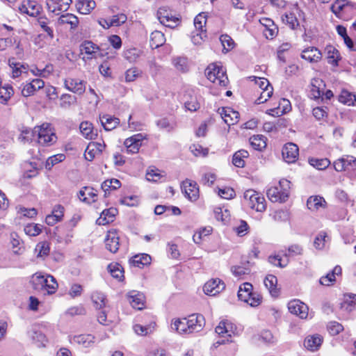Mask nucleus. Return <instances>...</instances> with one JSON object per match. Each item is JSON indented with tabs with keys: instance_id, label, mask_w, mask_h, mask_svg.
<instances>
[{
	"instance_id": "obj_4",
	"label": "nucleus",
	"mask_w": 356,
	"mask_h": 356,
	"mask_svg": "<svg viewBox=\"0 0 356 356\" xmlns=\"http://www.w3.org/2000/svg\"><path fill=\"white\" fill-rule=\"evenodd\" d=\"M207 79L213 83L226 86L228 79L222 67L215 63L210 64L205 70Z\"/></svg>"
},
{
	"instance_id": "obj_48",
	"label": "nucleus",
	"mask_w": 356,
	"mask_h": 356,
	"mask_svg": "<svg viewBox=\"0 0 356 356\" xmlns=\"http://www.w3.org/2000/svg\"><path fill=\"white\" fill-rule=\"evenodd\" d=\"M173 64L176 69L182 72L188 70L187 58L185 57H177L173 59Z\"/></svg>"
},
{
	"instance_id": "obj_6",
	"label": "nucleus",
	"mask_w": 356,
	"mask_h": 356,
	"mask_svg": "<svg viewBox=\"0 0 356 356\" xmlns=\"http://www.w3.org/2000/svg\"><path fill=\"white\" fill-rule=\"evenodd\" d=\"M80 52L83 55V60H91L102 56L99 52V47L89 40H85L80 45Z\"/></svg>"
},
{
	"instance_id": "obj_28",
	"label": "nucleus",
	"mask_w": 356,
	"mask_h": 356,
	"mask_svg": "<svg viewBox=\"0 0 356 356\" xmlns=\"http://www.w3.org/2000/svg\"><path fill=\"white\" fill-rule=\"evenodd\" d=\"M341 273V268L339 266H337L331 272L328 273L325 276H323L319 282L322 285L330 286L335 282V275H340Z\"/></svg>"
},
{
	"instance_id": "obj_58",
	"label": "nucleus",
	"mask_w": 356,
	"mask_h": 356,
	"mask_svg": "<svg viewBox=\"0 0 356 356\" xmlns=\"http://www.w3.org/2000/svg\"><path fill=\"white\" fill-rule=\"evenodd\" d=\"M159 22L166 27L172 29L178 24L179 19L170 14L168 17H165L163 20H159Z\"/></svg>"
},
{
	"instance_id": "obj_62",
	"label": "nucleus",
	"mask_w": 356,
	"mask_h": 356,
	"mask_svg": "<svg viewBox=\"0 0 356 356\" xmlns=\"http://www.w3.org/2000/svg\"><path fill=\"white\" fill-rule=\"evenodd\" d=\"M127 19V16L124 14H118L116 15H113L111 19H110L111 22L110 25L113 26H119L124 24Z\"/></svg>"
},
{
	"instance_id": "obj_15",
	"label": "nucleus",
	"mask_w": 356,
	"mask_h": 356,
	"mask_svg": "<svg viewBox=\"0 0 356 356\" xmlns=\"http://www.w3.org/2000/svg\"><path fill=\"white\" fill-rule=\"evenodd\" d=\"M19 8L21 13H26L31 17L38 16L41 10L40 6L36 1L30 0L24 2Z\"/></svg>"
},
{
	"instance_id": "obj_8",
	"label": "nucleus",
	"mask_w": 356,
	"mask_h": 356,
	"mask_svg": "<svg viewBox=\"0 0 356 356\" xmlns=\"http://www.w3.org/2000/svg\"><path fill=\"white\" fill-rule=\"evenodd\" d=\"M284 160L288 163L296 162L299 155L298 147L293 143L284 145L282 151Z\"/></svg>"
},
{
	"instance_id": "obj_42",
	"label": "nucleus",
	"mask_w": 356,
	"mask_h": 356,
	"mask_svg": "<svg viewBox=\"0 0 356 356\" xmlns=\"http://www.w3.org/2000/svg\"><path fill=\"white\" fill-rule=\"evenodd\" d=\"M35 252L37 254L38 257H45L50 252L49 244L47 241H42L38 243L35 248Z\"/></svg>"
},
{
	"instance_id": "obj_21",
	"label": "nucleus",
	"mask_w": 356,
	"mask_h": 356,
	"mask_svg": "<svg viewBox=\"0 0 356 356\" xmlns=\"http://www.w3.org/2000/svg\"><path fill=\"white\" fill-rule=\"evenodd\" d=\"M96 6V3L93 0H78L76 2L77 11L83 15L89 14Z\"/></svg>"
},
{
	"instance_id": "obj_39",
	"label": "nucleus",
	"mask_w": 356,
	"mask_h": 356,
	"mask_svg": "<svg viewBox=\"0 0 356 356\" xmlns=\"http://www.w3.org/2000/svg\"><path fill=\"white\" fill-rule=\"evenodd\" d=\"M339 101L344 104L351 106L354 105L356 101V97L352 92L346 90H343L339 96Z\"/></svg>"
},
{
	"instance_id": "obj_32",
	"label": "nucleus",
	"mask_w": 356,
	"mask_h": 356,
	"mask_svg": "<svg viewBox=\"0 0 356 356\" xmlns=\"http://www.w3.org/2000/svg\"><path fill=\"white\" fill-rule=\"evenodd\" d=\"M252 147L258 151H262L266 147V138L263 135H254L250 138Z\"/></svg>"
},
{
	"instance_id": "obj_20",
	"label": "nucleus",
	"mask_w": 356,
	"mask_h": 356,
	"mask_svg": "<svg viewBox=\"0 0 356 356\" xmlns=\"http://www.w3.org/2000/svg\"><path fill=\"white\" fill-rule=\"evenodd\" d=\"M79 23L78 17L71 13L62 15L58 19L59 25H70V30H75Z\"/></svg>"
},
{
	"instance_id": "obj_18",
	"label": "nucleus",
	"mask_w": 356,
	"mask_h": 356,
	"mask_svg": "<svg viewBox=\"0 0 356 356\" xmlns=\"http://www.w3.org/2000/svg\"><path fill=\"white\" fill-rule=\"evenodd\" d=\"M236 327L234 324L228 321H221L219 325L216 327V332L223 336L227 334L228 337H231L234 334Z\"/></svg>"
},
{
	"instance_id": "obj_24",
	"label": "nucleus",
	"mask_w": 356,
	"mask_h": 356,
	"mask_svg": "<svg viewBox=\"0 0 356 356\" xmlns=\"http://www.w3.org/2000/svg\"><path fill=\"white\" fill-rule=\"evenodd\" d=\"M323 338L318 334L307 337L304 341L305 347L311 351L317 350L321 346Z\"/></svg>"
},
{
	"instance_id": "obj_52",
	"label": "nucleus",
	"mask_w": 356,
	"mask_h": 356,
	"mask_svg": "<svg viewBox=\"0 0 356 356\" xmlns=\"http://www.w3.org/2000/svg\"><path fill=\"white\" fill-rule=\"evenodd\" d=\"M273 87L266 88L260 92V96L255 100L257 104H260L266 102L273 95Z\"/></svg>"
},
{
	"instance_id": "obj_10",
	"label": "nucleus",
	"mask_w": 356,
	"mask_h": 356,
	"mask_svg": "<svg viewBox=\"0 0 356 356\" xmlns=\"http://www.w3.org/2000/svg\"><path fill=\"white\" fill-rule=\"evenodd\" d=\"M72 0H47V6L49 12L59 15L60 12L68 10Z\"/></svg>"
},
{
	"instance_id": "obj_43",
	"label": "nucleus",
	"mask_w": 356,
	"mask_h": 356,
	"mask_svg": "<svg viewBox=\"0 0 356 356\" xmlns=\"http://www.w3.org/2000/svg\"><path fill=\"white\" fill-rule=\"evenodd\" d=\"M28 335L33 341L40 343L42 345H44V343L46 341V337L40 331H38L36 327H32L29 332Z\"/></svg>"
},
{
	"instance_id": "obj_63",
	"label": "nucleus",
	"mask_w": 356,
	"mask_h": 356,
	"mask_svg": "<svg viewBox=\"0 0 356 356\" xmlns=\"http://www.w3.org/2000/svg\"><path fill=\"white\" fill-rule=\"evenodd\" d=\"M24 232L29 236H38L41 233L42 229L38 225H29L24 227Z\"/></svg>"
},
{
	"instance_id": "obj_12",
	"label": "nucleus",
	"mask_w": 356,
	"mask_h": 356,
	"mask_svg": "<svg viewBox=\"0 0 356 356\" xmlns=\"http://www.w3.org/2000/svg\"><path fill=\"white\" fill-rule=\"evenodd\" d=\"M64 86L67 90L77 95H82L86 90V82L77 79H66Z\"/></svg>"
},
{
	"instance_id": "obj_5",
	"label": "nucleus",
	"mask_w": 356,
	"mask_h": 356,
	"mask_svg": "<svg viewBox=\"0 0 356 356\" xmlns=\"http://www.w3.org/2000/svg\"><path fill=\"white\" fill-rule=\"evenodd\" d=\"M243 197L251 209L259 212H263L266 210L265 198L258 192L252 189L247 190L243 194Z\"/></svg>"
},
{
	"instance_id": "obj_60",
	"label": "nucleus",
	"mask_w": 356,
	"mask_h": 356,
	"mask_svg": "<svg viewBox=\"0 0 356 356\" xmlns=\"http://www.w3.org/2000/svg\"><path fill=\"white\" fill-rule=\"evenodd\" d=\"M190 149L195 156H205L208 154L209 152L207 148H204L200 145L194 144L190 147Z\"/></svg>"
},
{
	"instance_id": "obj_14",
	"label": "nucleus",
	"mask_w": 356,
	"mask_h": 356,
	"mask_svg": "<svg viewBox=\"0 0 356 356\" xmlns=\"http://www.w3.org/2000/svg\"><path fill=\"white\" fill-rule=\"evenodd\" d=\"M267 196L273 202H284L289 197V193L286 191H281L278 186H275L267 191Z\"/></svg>"
},
{
	"instance_id": "obj_59",
	"label": "nucleus",
	"mask_w": 356,
	"mask_h": 356,
	"mask_svg": "<svg viewBox=\"0 0 356 356\" xmlns=\"http://www.w3.org/2000/svg\"><path fill=\"white\" fill-rule=\"evenodd\" d=\"M231 270L236 277L239 278L242 277L243 275H248L250 273V269L249 268L239 266H232Z\"/></svg>"
},
{
	"instance_id": "obj_61",
	"label": "nucleus",
	"mask_w": 356,
	"mask_h": 356,
	"mask_svg": "<svg viewBox=\"0 0 356 356\" xmlns=\"http://www.w3.org/2000/svg\"><path fill=\"white\" fill-rule=\"evenodd\" d=\"M17 42V38H0V51H4L7 49Z\"/></svg>"
},
{
	"instance_id": "obj_17",
	"label": "nucleus",
	"mask_w": 356,
	"mask_h": 356,
	"mask_svg": "<svg viewBox=\"0 0 356 356\" xmlns=\"http://www.w3.org/2000/svg\"><path fill=\"white\" fill-rule=\"evenodd\" d=\"M321 52L316 47H312L304 49L301 54V58L310 63H316L321 58Z\"/></svg>"
},
{
	"instance_id": "obj_46",
	"label": "nucleus",
	"mask_w": 356,
	"mask_h": 356,
	"mask_svg": "<svg viewBox=\"0 0 356 356\" xmlns=\"http://www.w3.org/2000/svg\"><path fill=\"white\" fill-rule=\"evenodd\" d=\"M47 281L48 282L47 284H45V288L44 289L42 293L44 294H53L56 292L58 288V283L56 279L51 275H48Z\"/></svg>"
},
{
	"instance_id": "obj_22",
	"label": "nucleus",
	"mask_w": 356,
	"mask_h": 356,
	"mask_svg": "<svg viewBox=\"0 0 356 356\" xmlns=\"http://www.w3.org/2000/svg\"><path fill=\"white\" fill-rule=\"evenodd\" d=\"M321 86H325L323 81L318 78H314L310 83V97L313 99H318L323 95Z\"/></svg>"
},
{
	"instance_id": "obj_11",
	"label": "nucleus",
	"mask_w": 356,
	"mask_h": 356,
	"mask_svg": "<svg viewBox=\"0 0 356 356\" xmlns=\"http://www.w3.org/2000/svg\"><path fill=\"white\" fill-rule=\"evenodd\" d=\"M182 193L191 201H195L199 197V188L195 182L186 179L181 185Z\"/></svg>"
},
{
	"instance_id": "obj_64",
	"label": "nucleus",
	"mask_w": 356,
	"mask_h": 356,
	"mask_svg": "<svg viewBox=\"0 0 356 356\" xmlns=\"http://www.w3.org/2000/svg\"><path fill=\"white\" fill-rule=\"evenodd\" d=\"M97 154V152L95 151V145L92 144V143H90L85 151L84 156L86 159L88 161H92Z\"/></svg>"
},
{
	"instance_id": "obj_37",
	"label": "nucleus",
	"mask_w": 356,
	"mask_h": 356,
	"mask_svg": "<svg viewBox=\"0 0 356 356\" xmlns=\"http://www.w3.org/2000/svg\"><path fill=\"white\" fill-rule=\"evenodd\" d=\"M280 252H283L282 255L286 257L289 260V259L291 257L302 254L303 248L300 245L293 244L290 245L286 251L284 252L282 250Z\"/></svg>"
},
{
	"instance_id": "obj_38",
	"label": "nucleus",
	"mask_w": 356,
	"mask_h": 356,
	"mask_svg": "<svg viewBox=\"0 0 356 356\" xmlns=\"http://www.w3.org/2000/svg\"><path fill=\"white\" fill-rule=\"evenodd\" d=\"M74 342L87 348L90 346L95 342V337L91 334H80L74 338Z\"/></svg>"
},
{
	"instance_id": "obj_54",
	"label": "nucleus",
	"mask_w": 356,
	"mask_h": 356,
	"mask_svg": "<svg viewBox=\"0 0 356 356\" xmlns=\"http://www.w3.org/2000/svg\"><path fill=\"white\" fill-rule=\"evenodd\" d=\"M207 23L206 15L204 13L198 14L194 19V26L197 30L204 31L203 28Z\"/></svg>"
},
{
	"instance_id": "obj_47",
	"label": "nucleus",
	"mask_w": 356,
	"mask_h": 356,
	"mask_svg": "<svg viewBox=\"0 0 356 356\" xmlns=\"http://www.w3.org/2000/svg\"><path fill=\"white\" fill-rule=\"evenodd\" d=\"M38 25L52 39L54 38V31L51 27L48 26L49 20L44 16H42L37 19Z\"/></svg>"
},
{
	"instance_id": "obj_1",
	"label": "nucleus",
	"mask_w": 356,
	"mask_h": 356,
	"mask_svg": "<svg viewBox=\"0 0 356 356\" xmlns=\"http://www.w3.org/2000/svg\"><path fill=\"white\" fill-rule=\"evenodd\" d=\"M205 324L204 318L201 314H193L188 318L176 319L171 325L172 330L181 334H190L200 332Z\"/></svg>"
},
{
	"instance_id": "obj_25",
	"label": "nucleus",
	"mask_w": 356,
	"mask_h": 356,
	"mask_svg": "<svg viewBox=\"0 0 356 356\" xmlns=\"http://www.w3.org/2000/svg\"><path fill=\"white\" fill-rule=\"evenodd\" d=\"M102 125L106 131H111L120 124V119L110 115H104L100 117Z\"/></svg>"
},
{
	"instance_id": "obj_33",
	"label": "nucleus",
	"mask_w": 356,
	"mask_h": 356,
	"mask_svg": "<svg viewBox=\"0 0 356 356\" xmlns=\"http://www.w3.org/2000/svg\"><path fill=\"white\" fill-rule=\"evenodd\" d=\"M151 257L147 254H137L133 257L130 262L134 266L143 268V266L150 264Z\"/></svg>"
},
{
	"instance_id": "obj_44",
	"label": "nucleus",
	"mask_w": 356,
	"mask_h": 356,
	"mask_svg": "<svg viewBox=\"0 0 356 356\" xmlns=\"http://www.w3.org/2000/svg\"><path fill=\"white\" fill-rule=\"evenodd\" d=\"M309 163L318 170H324L330 164V161L327 159L312 158L309 160Z\"/></svg>"
},
{
	"instance_id": "obj_7",
	"label": "nucleus",
	"mask_w": 356,
	"mask_h": 356,
	"mask_svg": "<svg viewBox=\"0 0 356 356\" xmlns=\"http://www.w3.org/2000/svg\"><path fill=\"white\" fill-rule=\"evenodd\" d=\"M225 288V283L220 279H211L205 283L203 290L205 294L211 296H214Z\"/></svg>"
},
{
	"instance_id": "obj_31",
	"label": "nucleus",
	"mask_w": 356,
	"mask_h": 356,
	"mask_svg": "<svg viewBox=\"0 0 356 356\" xmlns=\"http://www.w3.org/2000/svg\"><path fill=\"white\" fill-rule=\"evenodd\" d=\"M277 279L275 275H268L264 280V284L268 289L272 296L276 297L278 296L279 291L277 288Z\"/></svg>"
},
{
	"instance_id": "obj_27",
	"label": "nucleus",
	"mask_w": 356,
	"mask_h": 356,
	"mask_svg": "<svg viewBox=\"0 0 356 356\" xmlns=\"http://www.w3.org/2000/svg\"><path fill=\"white\" fill-rule=\"evenodd\" d=\"M79 129L82 135L87 139L92 140L97 136V131L95 132L93 130L92 124L88 121L82 122Z\"/></svg>"
},
{
	"instance_id": "obj_40",
	"label": "nucleus",
	"mask_w": 356,
	"mask_h": 356,
	"mask_svg": "<svg viewBox=\"0 0 356 356\" xmlns=\"http://www.w3.org/2000/svg\"><path fill=\"white\" fill-rule=\"evenodd\" d=\"M121 186L120 181L117 179H107L102 184V188L105 192V195L111 190H116Z\"/></svg>"
},
{
	"instance_id": "obj_30",
	"label": "nucleus",
	"mask_w": 356,
	"mask_h": 356,
	"mask_svg": "<svg viewBox=\"0 0 356 356\" xmlns=\"http://www.w3.org/2000/svg\"><path fill=\"white\" fill-rule=\"evenodd\" d=\"M165 42L164 34L159 31H154L150 35L149 44L152 49L162 46Z\"/></svg>"
},
{
	"instance_id": "obj_55",
	"label": "nucleus",
	"mask_w": 356,
	"mask_h": 356,
	"mask_svg": "<svg viewBox=\"0 0 356 356\" xmlns=\"http://www.w3.org/2000/svg\"><path fill=\"white\" fill-rule=\"evenodd\" d=\"M223 49L228 51L234 47V42L228 35H222L220 38Z\"/></svg>"
},
{
	"instance_id": "obj_19",
	"label": "nucleus",
	"mask_w": 356,
	"mask_h": 356,
	"mask_svg": "<svg viewBox=\"0 0 356 356\" xmlns=\"http://www.w3.org/2000/svg\"><path fill=\"white\" fill-rule=\"evenodd\" d=\"M220 115L225 122L229 126L236 124L239 119V113L230 108H222Z\"/></svg>"
},
{
	"instance_id": "obj_57",
	"label": "nucleus",
	"mask_w": 356,
	"mask_h": 356,
	"mask_svg": "<svg viewBox=\"0 0 356 356\" xmlns=\"http://www.w3.org/2000/svg\"><path fill=\"white\" fill-rule=\"evenodd\" d=\"M327 330L331 335L334 336L339 334L343 330V327L341 323L333 321L327 325Z\"/></svg>"
},
{
	"instance_id": "obj_9",
	"label": "nucleus",
	"mask_w": 356,
	"mask_h": 356,
	"mask_svg": "<svg viewBox=\"0 0 356 356\" xmlns=\"http://www.w3.org/2000/svg\"><path fill=\"white\" fill-rule=\"evenodd\" d=\"M288 309L291 314L298 316L302 319L306 318L308 316L307 305L299 300L290 301L288 304Z\"/></svg>"
},
{
	"instance_id": "obj_13",
	"label": "nucleus",
	"mask_w": 356,
	"mask_h": 356,
	"mask_svg": "<svg viewBox=\"0 0 356 356\" xmlns=\"http://www.w3.org/2000/svg\"><path fill=\"white\" fill-rule=\"evenodd\" d=\"M105 245L108 250L112 253H115L119 249V236L117 230L111 229L108 232L105 238Z\"/></svg>"
},
{
	"instance_id": "obj_23",
	"label": "nucleus",
	"mask_w": 356,
	"mask_h": 356,
	"mask_svg": "<svg viewBox=\"0 0 356 356\" xmlns=\"http://www.w3.org/2000/svg\"><path fill=\"white\" fill-rule=\"evenodd\" d=\"M117 213V209L113 207L104 210L100 217L97 219V223L98 225H105L113 222Z\"/></svg>"
},
{
	"instance_id": "obj_50",
	"label": "nucleus",
	"mask_w": 356,
	"mask_h": 356,
	"mask_svg": "<svg viewBox=\"0 0 356 356\" xmlns=\"http://www.w3.org/2000/svg\"><path fill=\"white\" fill-rule=\"evenodd\" d=\"M141 73V70H140L137 67H131L130 69H128L125 72V81H134L139 76H140Z\"/></svg>"
},
{
	"instance_id": "obj_36",
	"label": "nucleus",
	"mask_w": 356,
	"mask_h": 356,
	"mask_svg": "<svg viewBox=\"0 0 356 356\" xmlns=\"http://www.w3.org/2000/svg\"><path fill=\"white\" fill-rule=\"evenodd\" d=\"M35 139V128L33 129H23L18 137L19 142L25 144L29 143Z\"/></svg>"
},
{
	"instance_id": "obj_51",
	"label": "nucleus",
	"mask_w": 356,
	"mask_h": 356,
	"mask_svg": "<svg viewBox=\"0 0 356 356\" xmlns=\"http://www.w3.org/2000/svg\"><path fill=\"white\" fill-rule=\"evenodd\" d=\"M108 270L115 278L120 279L123 277V270L119 264H110L108 266Z\"/></svg>"
},
{
	"instance_id": "obj_45",
	"label": "nucleus",
	"mask_w": 356,
	"mask_h": 356,
	"mask_svg": "<svg viewBox=\"0 0 356 356\" xmlns=\"http://www.w3.org/2000/svg\"><path fill=\"white\" fill-rule=\"evenodd\" d=\"M282 21L286 24L289 25V26L291 29H295L297 26H299V22L296 17L295 14L292 13H286L282 16Z\"/></svg>"
},
{
	"instance_id": "obj_35",
	"label": "nucleus",
	"mask_w": 356,
	"mask_h": 356,
	"mask_svg": "<svg viewBox=\"0 0 356 356\" xmlns=\"http://www.w3.org/2000/svg\"><path fill=\"white\" fill-rule=\"evenodd\" d=\"M325 201L323 197L320 196H311L307 202V208L309 210L315 211L318 210L320 207H323L325 204Z\"/></svg>"
},
{
	"instance_id": "obj_26",
	"label": "nucleus",
	"mask_w": 356,
	"mask_h": 356,
	"mask_svg": "<svg viewBox=\"0 0 356 356\" xmlns=\"http://www.w3.org/2000/svg\"><path fill=\"white\" fill-rule=\"evenodd\" d=\"M48 275H42L38 273L34 274L31 281L33 288L35 291L42 292L45 288V284L48 282Z\"/></svg>"
},
{
	"instance_id": "obj_34",
	"label": "nucleus",
	"mask_w": 356,
	"mask_h": 356,
	"mask_svg": "<svg viewBox=\"0 0 356 356\" xmlns=\"http://www.w3.org/2000/svg\"><path fill=\"white\" fill-rule=\"evenodd\" d=\"M249 153L247 150L240 149L236 152L233 156L232 163L238 168H243L245 166V158H248Z\"/></svg>"
},
{
	"instance_id": "obj_3",
	"label": "nucleus",
	"mask_w": 356,
	"mask_h": 356,
	"mask_svg": "<svg viewBox=\"0 0 356 356\" xmlns=\"http://www.w3.org/2000/svg\"><path fill=\"white\" fill-rule=\"evenodd\" d=\"M35 139L42 146H51L57 141V136L49 123L35 127Z\"/></svg>"
},
{
	"instance_id": "obj_49",
	"label": "nucleus",
	"mask_w": 356,
	"mask_h": 356,
	"mask_svg": "<svg viewBox=\"0 0 356 356\" xmlns=\"http://www.w3.org/2000/svg\"><path fill=\"white\" fill-rule=\"evenodd\" d=\"M65 159V156L63 154L51 156L46 161L45 168L50 170L54 165L63 161Z\"/></svg>"
},
{
	"instance_id": "obj_53",
	"label": "nucleus",
	"mask_w": 356,
	"mask_h": 356,
	"mask_svg": "<svg viewBox=\"0 0 356 356\" xmlns=\"http://www.w3.org/2000/svg\"><path fill=\"white\" fill-rule=\"evenodd\" d=\"M328 236L325 232H320L315 238L314 245L316 249L321 250L324 248Z\"/></svg>"
},
{
	"instance_id": "obj_41",
	"label": "nucleus",
	"mask_w": 356,
	"mask_h": 356,
	"mask_svg": "<svg viewBox=\"0 0 356 356\" xmlns=\"http://www.w3.org/2000/svg\"><path fill=\"white\" fill-rule=\"evenodd\" d=\"M91 299L96 309H100L106 305V297L101 292H94L92 294Z\"/></svg>"
},
{
	"instance_id": "obj_2",
	"label": "nucleus",
	"mask_w": 356,
	"mask_h": 356,
	"mask_svg": "<svg viewBox=\"0 0 356 356\" xmlns=\"http://www.w3.org/2000/svg\"><path fill=\"white\" fill-rule=\"evenodd\" d=\"M238 298L252 307H256L262 302V296L253 291V286L250 282H245L239 286Z\"/></svg>"
},
{
	"instance_id": "obj_56",
	"label": "nucleus",
	"mask_w": 356,
	"mask_h": 356,
	"mask_svg": "<svg viewBox=\"0 0 356 356\" xmlns=\"http://www.w3.org/2000/svg\"><path fill=\"white\" fill-rule=\"evenodd\" d=\"M9 65L13 68V76L18 77L21 75L22 70V68L26 70V67L19 63H15L14 58L9 59Z\"/></svg>"
},
{
	"instance_id": "obj_29",
	"label": "nucleus",
	"mask_w": 356,
	"mask_h": 356,
	"mask_svg": "<svg viewBox=\"0 0 356 356\" xmlns=\"http://www.w3.org/2000/svg\"><path fill=\"white\" fill-rule=\"evenodd\" d=\"M184 106L190 111H196L200 108V103L195 95L190 92L184 96Z\"/></svg>"
},
{
	"instance_id": "obj_16",
	"label": "nucleus",
	"mask_w": 356,
	"mask_h": 356,
	"mask_svg": "<svg viewBox=\"0 0 356 356\" xmlns=\"http://www.w3.org/2000/svg\"><path fill=\"white\" fill-rule=\"evenodd\" d=\"M127 298L134 308L139 310L143 308L145 296L143 293L136 291H131L127 293Z\"/></svg>"
}]
</instances>
